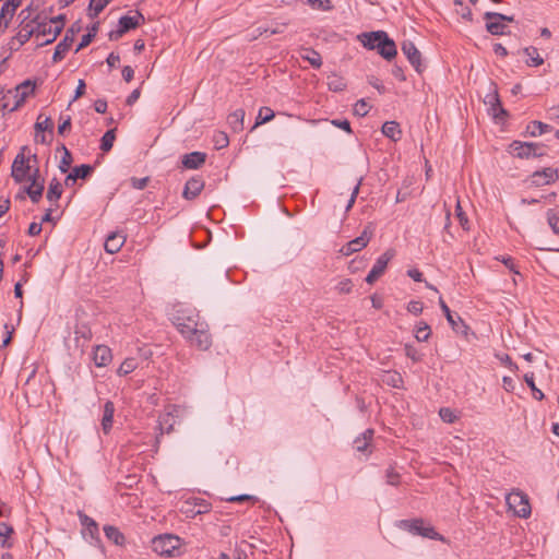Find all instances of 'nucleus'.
I'll return each instance as SVG.
<instances>
[{"mask_svg":"<svg viewBox=\"0 0 559 559\" xmlns=\"http://www.w3.org/2000/svg\"><path fill=\"white\" fill-rule=\"evenodd\" d=\"M36 84L34 81L25 80L13 90L4 91L0 87V108L10 112L20 108L24 102L34 94Z\"/></svg>","mask_w":559,"mask_h":559,"instance_id":"f257e3e1","label":"nucleus"},{"mask_svg":"<svg viewBox=\"0 0 559 559\" xmlns=\"http://www.w3.org/2000/svg\"><path fill=\"white\" fill-rule=\"evenodd\" d=\"M400 526L415 535H420L435 540H444V537L436 532L432 526L426 525L423 519L404 520L401 521Z\"/></svg>","mask_w":559,"mask_h":559,"instance_id":"f03ea898","label":"nucleus"},{"mask_svg":"<svg viewBox=\"0 0 559 559\" xmlns=\"http://www.w3.org/2000/svg\"><path fill=\"white\" fill-rule=\"evenodd\" d=\"M506 500L509 509L512 510L516 516L526 519L531 515V504L528 497L524 492L513 490L507 496Z\"/></svg>","mask_w":559,"mask_h":559,"instance_id":"7ed1b4c3","label":"nucleus"},{"mask_svg":"<svg viewBox=\"0 0 559 559\" xmlns=\"http://www.w3.org/2000/svg\"><path fill=\"white\" fill-rule=\"evenodd\" d=\"M145 22L144 15L140 11H135L133 15H124L119 19L118 29L109 33L110 40H118L127 32L136 28Z\"/></svg>","mask_w":559,"mask_h":559,"instance_id":"20e7f679","label":"nucleus"},{"mask_svg":"<svg viewBox=\"0 0 559 559\" xmlns=\"http://www.w3.org/2000/svg\"><path fill=\"white\" fill-rule=\"evenodd\" d=\"M180 546V538L175 535L165 534L152 539V548L159 556H174Z\"/></svg>","mask_w":559,"mask_h":559,"instance_id":"39448f33","label":"nucleus"},{"mask_svg":"<svg viewBox=\"0 0 559 559\" xmlns=\"http://www.w3.org/2000/svg\"><path fill=\"white\" fill-rule=\"evenodd\" d=\"M19 16L23 19L13 41L16 40L19 45L22 46L29 40L32 36L36 37V20L27 21L31 17V8L22 10Z\"/></svg>","mask_w":559,"mask_h":559,"instance_id":"423d86ee","label":"nucleus"},{"mask_svg":"<svg viewBox=\"0 0 559 559\" xmlns=\"http://www.w3.org/2000/svg\"><path fill=\"white\" fill-rule=\"evenodd\" d=\"M373 229L371 227V224L365 227L361 235L350 241H348L342 249L341 252L344 255H350L355 252L360 251L364 249L370 241L372 237Z\"/></svg>","mask_w":559,"mask_h":559,"instance_id":"0eeeda50","label":"nucleus"},{"mask_svg":"<svg viewBox=\"0 0 559 559\" xmlns=\"http://www.w3.org/2000/svg\"><path fill=\"white\" fill-rule=\"evenodd\" d=\"M395 255V251L393 249H388L384 253H382L376 261L374 265L368 273L366 277V282L368 284H373L385 271L388 263Z\"/></svg>","mask_w":559,"mask_h":559,"instance_id":"6e6552de","label":"nucleus"},{"mask_svg":"<svg viewBox=\"0 0 559 559\" xmlns=\"http://www.w3.org/2000/svg\"><path fill=\"white\" fill-rule=\"evenodd\" d=\"M21 4L22 2L20 0H3V4L0 10V33H3L8 28L16 9Z\"/></svg>","mask_w":559,"mask_h":559,"instance_id":"1a4fd4ad","label":"nucleus"},{"mask_svg":"<svg viewBox=\"0 0 559 559\" xmlns=\"http://www.w3.org/2000/svg\"><path fill=\"white\" fill-rule=\"evenodd\" d=\"M192 346L201 350H206L212 345V337L209 333V326L203 322L200 329L197 330L195 334L188 340Z\"/></svg>","mask_w":559,"mask_h":559,"instance_id":"9d476101","label":"nucleus"},{"mask_svg":"<svg viewBox=\"0 0 559 559\" xmlns=\"http://www.w3.org/2000/svg\"><path fill=\"white\" fill-rule=\"evenodd\" d=\"M559 179L558 169L552 167H546L543 170H537L532 175V183L535 187H540L544 185H550L556 182Z\"/></svg>","mask_w":559,"mask_h":559,"instance_id":"9b49d317","label":"nucleus"},{"mask_svg":"<svg viewBox=\"0 0 559 559\" xmlns=\"http://www.w3.org/2000/svg\"><path fill=\"white\" fill-rule=\"evenodd\" d=\"M31 166L23 153L16 155L12 164L11 175L16 182H22L26 179Z\"/></svg>","mask_w":559,"mask_h":559,"instance_id":"f8f14e48","label":"nucleus"},{"mask_svg":"<svg viewBox=\"0 0 559 559\" xmlns=\"http://www.w3.org/2000/svg\"><path fill=\"white\" fill-rule=\"evenodd\" d=\"M401 49H402L403 53L407 57L411 64L415 68V70L418 73H421L423 69H424V66L421 63V53L416 48L414 43L406 40L402 44Z\"/></svg>","mask_w":559,"mask_h":559,"instance_id":"ddd939ff","label":"nucleus"},{"mask_svg":"<svg viewBox=\"0 0 559 559\" xmlns=\"http://www.w3.org/2000/svg\"><path fill=\"white\" fill-rule=\"evenodd\" d=\"M491 85L493 86L492 93L486 96L485 103L490 106L489 114L492 116V118L502 119L507 116V111L501 106V102L496 85L493 83H491Z\"/></svg>","mask_w":559,"mask_h":559,"instance_id":"4468645a","label":"nucleus"},{"mask_svg":"<svg viewBox=\"0 0 559 559\" xmlns=\"http://www.w3.org/2000/svg\"><path fill=\"white\" fill-rule=\"evenodd\" d=\"M513 154L520 158H528L531 156H540L543 153L538 152L539 145L535 143H522L514 141L511 144Z\"/></svg>","mask_w":559,"mask_h":559,"instance_id":"2eb2a0df","label":"nucleus"},{"mask_svg":"<svg viewBox=\"0 0 559 559\" xmlns=\"http://www.w3.org/2000/svg\"><path fill=\"white\" fill-rule=\"evenodd\" d=\"M75 31L73 27L69 28L63 37V39L57 45L52 60L55 62L60 61L63 59L64 55L69 51L71 48L73 40H74Z\"/></svg>","mask_w":559,"mask_h":559,"instance_id":"dca6fc26","label":"nucleus"},{"mask_svg":"<svg viewBox=\"0 0 559 559\" xmlns=\"http://www.w3.org/2000/svg\"><path fill=\"white\" fill-rule=\"evenodd\" d=\"M203 322L195 321L192 318H178L177 319V329L178 331L189 340L192 335L195 334L197 330L200 329Z\"/></svg>","mask_w":559,"mask_h":559,"instance_id":"f3484780","label":"nucleus"},{"mask_svg":"<svg viewBox=\"0 0 559 559\" xmlns=\"http://www.w3.org/2000/svg\"><path fill=\"white\" fill-rule=\"evenodd\" d=\"M204 188V181L200 177H192L186 182L182 197L186 200L195 199Z\"/></svg>","mask_w":559,"mask_h":559,"instance_id":"a211bd4d","label":"nucleus"},{"mask_svg":"<svg viewBox=\"0 0 559 559\" xmlns=\"http://www.w3.org/2000/svg\"><path fill=\"white\" fill-rule=\"evenodd\" d=\"M206 160V154L202 152H192L182 156V165L187 169H198Z\"/></svg>","mask_w":559,"mask_h":559,"instance_id":"6ab92c4d","label":"nucleus"},{"mask_svg":"<svg viewBox=\"0 0 559 559\" xmlns=\"http://www.w3.org/2000/svg\"><path fill=\"white\" fill-rule=\"evenodd\" d=\"M46 37V39L39 45H48L52 43L57 36L53 35V25L49 22H37L36 21V38Z\"/></svg>","mask_w":559,"mask_h":559,"instance_id":"aec40b11","label":"nucleus"},{"mask_svg":"<svg viewBox=\"0 0 559 559\" xmlns=\"http://www.w3.org/2000/svg\"><path fill=\"white\" fill-rule=\"evenodd\" d=\"M377 50L386 60L393 59L397 53L394 41L390 39L386 34L385 37L377 44Z\"/></svg>","mask_w":559,"mask_h":559,"instance_id":"412c9836","label":"nucleus"},{"mask_svg":"<svg viewBox=\"0 0 559 559\" xmlns=\"http://www.w3.org/2000/svg\"><path fill=\"white\" fill-rule=\"evenodd\" d=\"M93 360L97 367H105L111 360V350L108 346L98 345L95 347Z\"/></svg>","mask_w":559,"mask_h":559,"instance_id":"4be33fe9","label":"nucleus"},{"mask_svg":"<svg viewBox=\"0 0 559 559\" xmlns=\"http://www.w3.org/2000/svg\"><path fill=\"white\" fill-rule=\"evenodd\" d=\"M383 37H385V32L383 31L362 33L358 36L359 40L368 49H377V44L381 41Z\"/></svg>","mask_w":559,"mask_h":559,"instance_id":"5701e85b","label":"nucleus"},{"mask_svg":"<svg viewBox=\"0 0 559 559\" xmlns=\"http://www.w3.org/2000/svg\"><path fill=\"white\" fill-rule=\"evenodd\" d=\"M373 437V430L367 429L361 436L354 440V447L358 452L370 454V442Z\"/></svg>","mask_w":559,"mask_h":559,"instance_id":"b1692460","label":"nucleus"},{"mask_svg":"<svg viewBox=\"0 0 559 559\" xmlns=\"http://www.w3.org/2000/svg\"><path fill=\"white\" fill-rule=\"evenodd\" d=\"M439 305H440V308L443 311L448 322L452 326V329L455 331H459V323H460L462 325V328L464 329L463 332L466 333V331L468 330V326L464 323V321L460 317L457 318V320L454 319L450 308L447 306V304L444 302V300L442 298L439 299Z\"/></svg>","mask_w":559,"mask_h":559,"instance_id":"393cba45","label":"nucleus"},{"mask_svg":"<svg viewBox=\"0 0 559 559\" xmlns=\"http://www.w3.org/2000/svg\"><path fill=\"white\" fill-rule=\"evenodd\" d=\"M124 241V236L120 234H110L105 241V250L108 253H116L121 249Z\"/></svg>","mask_w":559,"mask_h":559,"instance_id":"a878e982","label":"nucleus"},{"mask_svg":"<svg viewBox=\"0 0 559 559\" xmlns=\"http://www.w3.org/2000/svg\"><path fill=\"white\" fill-rule=\"evenodd\" d=\"M115 413V405L111 401H107L104 405V415L102 419V428L105 433H108L112 426V418Z\"/></svg>","mask_w":559,"mask_h":559,"instance_id":"bb28decb","label":"nucleus"},{"mask_svg":"<svg viewBox=\"0 0 559 559\" xmlns=\"http://www.w3.org/2000/svg\"><path fill=\"white\" fill-rule=\"evenodd\" d=\"M301 59L307 60L313 68L319 69L322 66V58L318 51L311 48H302L299 51Z\"/></svg>","mask_w":559,"mask_h":559,"instance_id":"cd10ccee","label":"nucleus"},{"mask_svg":"<svg viewBox=\"0 0 559 559\" xmlns=\"http://www.w3.org/2000/svg\"><path fill=\"white\" fill-rule=\"evenodd\" d=\"M44 191V181H36V179L31 182L28 187L25 188V192L28 194L29 199L33 203H38Z\"/></svg>","mask_w":559,"mask_h":559,"instance_id":"c85d7f7f","label":"nucleus"},{"mask_svg":"<svg viewBox=\"0 0 559 559\" xmlns=\"http://www.w3.org/2000/svg\"><path fill=\"white\" fill-rule=\"evenodd\" d=\"M382 133L393 141L400 140L402 135L400 124L395 121H386L382 126Z\"/></svg>","mask_w":559,"mask_h":559,"instance_id":"c756f323","label":"nucleus"},{"mask_svg":"<svg viewBox=\"0 0 559 559\" xmlns=\"http://www.w3.org/2000/svg\"><path fill=\"white\" fill-rule=\"evenodd\" d=\"M243 109H237L228 116V123L235 132H240L243 129Z\"/></svg>","mask_w":559,"mask_h":559,"instance_id":"7c9ffc66","label":"nucleus"},{"mask_svg":"<svg viewBox=\"0 0 559 559\" xmlns=\"http://www.w3.org/2000/svg\"><path fill=\"white\" fill-rule=\"evenodd\" d=\"M104 533L115 545L122 546L124 544V536L116 526L106 525L104 527Z\"/></svg>","mask_w":559,"mask_h":559,"instance_id":"2f4dec72","label":"nucleus"},{"mask_svg":"<svg viewBox=\"0 0 559 559\" xmlns=\"http://www.w3.org/2000/svg\"><path fill=\"white\" fill-rule=\"evenodd\" d=\"M62 194V186L58 179L53 178L48 187L46 198L49 202H57Z\"/></svg>","mask_w":559,"mask_h":559,"instance_id":"473e14b6","label":"nucleus"},{"mask_svg":"<svg viewBox=\"0 0 559 559\" xmlns=\"http://www.w3.org/2000/svg\"><path fill=\"white\" fill-rule=\"evenodd\" d=\"M382 382L393 388H401L403 384V378L396 371H386L382 376Z\"/></svg>","mask_w":559,"mask_h":559,"instance_id":"72a5a7b5","label":"nucleus"},{"mask_svg":"<svg viewBox=\"0 0 559 559\" xmlns=\"http://www.w3.org/2000/svg\"><path fill=\"white\" fill-rule=\"evenodd\" d=\"M524 53L530 58L526 60V64L530 67H538L544 63V59L539 56L537 48L527 47L524 49Z\"/></svg>","mask_w":559,"mask_h":559,"instance_id":"f704fd0d","label":"nucleus"},{"mask_svg":"<svg viewBox=\"0 0 559 559\" xmlns=\"http://www.w3.org/2000/svg\"><path fill=\"white\" fill-rule=\"evenodd\" d=\"M93 168L90 165H81L73 168V170L68 175V179H72V182H75L76 179H85L91 173Z\"/></svg>","mask_w":559,"mask_h":559,"instance_id":"c9c22d12","label":"nucleus"},{"mask_svg":"<svg viewBox=\"0 0 559 559\" xmlns=\"http://www.w3.org/2000/svg\"><path fill=\"white\" fill-rule=\"evenodd\" d=\"M35 129L37 131H48V132H52L53 130V122L52 120L49 118V117H46L44 115H39L37 117V121L35 123Z\"/></svg>","mask_w":559,"mask_h":559,"instance_id":"e433bc0d","label":"nucleus"},{"mask_svg":"<svg viewBox=\"0 0 559 559\" xmlns=\"http://www.w3.org/2000/svg\"><path fill=\"white\" fill-rule=\"evenodd\" d=\"M116 139V129L108 130L102 138L100 150L109 152L112 148Z\"/></svg>","mask_w":559,"mask_h":559,"instance_id":"4c0bfd02","label":"nucleus"},{"mask_svg":"<svg viewBox=\"0 0 559 559\" xmlns=\"http://www.w3.org/2000/svg\"><path fill=\"white\" fill-rule=\"evenodd\" d=\"M274 116V111L270 107H261L253 129L262 123L271 121Z\"/></svg>","mask_w":559,"mask_h":559,"instance_id":"58836bf2","label":"nucleus"},{"mask_svg":"<svg viewBox=\"0 0 559 559\" xmlns=\"http://www.w3.org/2000/svg\"><path fill=\"white\" fill-rule=\"evenodd\" d=\"M138 367V361L135 358H126L118 369V373L120 376H127L135 370Z\"/></svg>","mask_w":559,"mask_h":559,"instance_id":"ea45409f","label":"nucleus"},{"mask_svg":"<svg viewBox=\"0 0 559 559\" xmlns=\"http://www.w3.org/2000/svg\"><path fill=\"white\" fill-rule=\"evenodd\" d=\"M506 25L499 20H489L486 23V29L492 35H503Z\"/></svg>","mask_w":559,"mask_h":559,"instance_id":"a19ab883","label":"nucleus"},{"mask_svg":"<svg viewBox=\"0 0 559 559\" xmlns=\"http://www.w3.org/2000/svg\"><path fill=\"white\" fill-rule=\"evenodd\" d=\"M431 334L430 326L426 322H420L415 332V337L419 342H426Z\"/></svg>","mask_w":559,"mask_h":559,"instance_id":"79ce46f5","label":"nucleus"},{"mask_svg":"<svg viewBox=\"0 0 559 559\" xmlns=\"http://www.w3.org/2000/svg\"><path fill=\"white\" fill-rule=\"evenodd\" d=\"M524 380L527 383V385L531 388V390L533 391L534 397L537 401H542L545 397V395L539 389L536 388L535 382H534V373H532V372L526 373L524 376Z\"/></svg>","mask_w":559,"mask_h":559,"instance_id":"37998d69","label":"nucleus"},{"mask_svg":"<svg viewBox=\"0 0 559 559\" xmlns=\"http://www.w3.org/2000/svg\"><path fill=\"white\" fill-rule=\"evenodd\" d=\"M328 79H329L328 85L331 91H334V92L343 91L346 86L343 79L337 75H331Z\"/></svg>","mask_w":559,"mask_h":559,"instance_id":"c03bdc74","label":"nucleus"},{"mask_svg":"<svg viewBox=\"0 0 559 559\" xmlns=\"http://www.w3.org/2000/svg\"><path fill=\"white\" fill-rule=\"evenodd\" d=\"M548 224L555 234H559V213L552 210L547 212Z\"/></svg>","mask_w":559,"mask_h":559,"instance_id":"a18cd8bd","label":"nucleus"},{"mask_svg":"<svg viewBox=\"0 0 559 559\" xmlns=\"http://www.w3.org/2000/svg\"><path fill=\"white\" fill-rule=\"evenodd\" d=\"M213 141L217 150L226 147L229 143L228 136L225 132H217L214 135Z\"/></svg>","mask_w":559,"mask_h":559,"instance_id":"49530a36","label":"nucleus"},{"mask_svg":"<svg viewBox=\"0 0 559 559\" xmlns=\"http://www.w3.org/2000/svg\"><path fill=\"white\" fill-rule=\"evenodd\" d=\"M64 15L60 14L56 17H52L49 23H51V25H53V35L55 36H58L60 34V32L62 31L63 26H64Z\"/></svg>","mask_w":559,"mask_h":559,"instance_id":"de8ad7c7","label":"nucleus"},{"mask_svg":"<svg viewBox=\"0 0 559 559\" xmlns=\"http://www.w3.org/2000/svg\"><path fill=\"white\" fill-rule=\"evenodd\" d=\"M62 150L64 152L63 157L61 158L59 168L62 173H67L71 163H72V156L71 153L67 150L66 146H62Z\"/></svg>","mask_w":559,"mask_h":559,"instance_id":"09e8293b","label":"nucleus"},{"mask_svg":"<svg viewBox=\"0 0 559 559\" xmlns=\"http://www.w3.org/2000/svg\"><path fill=\"white\" fill-rule=\"evenodd\" d=\"M455 212H456V217L459 218L461 226L467 230L468 229V219L462 210L460 200L456 201Z\"/></svg>","mask_w":559,"mask_h":559,"instance_id":"8fccbe9b","label":"nucleus"},{"mask_svg":"<svg viewBox=\"0 0 559 559\" xmlns=\"http://www.w3.org/2000/svg\"><path fill=\"white\" fill-rule=\"evenodd\" d=\"M369 109L370 106L365 102V99H360L354 106V114L364 117L369 112Z\"/></svg>","mask_w":559,"mask_h":559,"instance_id":"3c124183","label":"nucleus"},{"mask_svg":"<svg viewBox=\"0 0 559 559\" xmlns=\"http://www.w3.org/2000/svg\"><path fill=\"white\" fill-rule=\"evenodd\" d=\"M243 546H245V547H247V548H249V549H252V548H253V546H252V545H250V544H248V543H246V542H242V543H241L240 545H238V546L236 547V549H235V555H234V558H235V559H247V550H246V548H243Z\"/></svg>","mask_w":559,"mask_h":559,"instance_id":"603ef678","label":"nucleus"},{"mask_svg":"<svg viewBox=\"0 0 559 559\" xmlns=\"http://www.w3.org/2000/svg\"><path fill=\"white\" fill-rule=\"evenodd\" d=\"M439 415L441 417V419L444 421V423H454L456 420V415L453 413L452 409L448 408V407H443L439 411Z\"/></svg>","mask_w":559,"mask_h":559,"instance_id":"864d4df0","label":"nucleus"},{"mask_svg":"<svg viewBox=\"0 0 559 559\" xmlns=\"http://www.w3.org/2000/svg\"><path fill=\"white\" fill-rule=\"evenodd\" d=\"M80 519H81L82 524L86 525L88 527L92 535H94V533H97L98 527H97L96 522L93 519L88 518L85 514H80Z\"/></svg>","mask_w":559,"mask_h":559,"instance_id":"5fc2aeb1","label":"nucleus"},{"mask_svg":"<svg viewBox=\"0 0 559 559\" xmlns=\"http://www.w3.org/2000/svg\"><path fill=\"white\" fill-rule=\"evenodd\" d=\"M485 20L486 21L499 20L501 22H503V21L513 22V16H508V15L497 13V12H487V13H485Z\"/></svg>","mask_w":559,"mask_h":559,"instance_id":"6e6d98bb","label":"nucleus"},{"mask_svg":"<svg viewBox=\"0 0 559 559\" xmlns=\"http://www.w3.org/2000/svg\"><path fill=\"white\" fill-rule=\"evenodd\" d=\"M496 356L501 361V364L509 367L511 370H513V371L518 370V365L512 361L511 357L508 354L496 355Z\"/></svg>","mask_w":559,"mask_h":559,"instance_id":"4d7b16f0","label":"nucleus"},{"mask_svg":"<svg viewBox=\"0 0 559 559\" xmlns=\"http://www.w3.org/2000/svg\"><path fill=\"white\" fill-rule=\"evenodd\" d=\"M308 2L316 9H320V10H330L331 9L330 0H308Z\"/></svg>","mask_w":559,"mask_h":559,"instance_id":"13d9d810","label":"nucleus"},{"mask_svg":"<svg viewBox=\"0 0 559 559\" xmlns=\"http://www.w3.org/2000/svg\"><path fill=\"white\" fill-rule=\"evenodd\" d=\"M405 355L411 358L413 361H419L420 355L418 354L417 349L412 345H405Z\"/></svg>","mask_w":559,"mask_h":559,"instance_id":"bf43d9fd","label":"nucleus"},{"mask_svg":"<svg viewBox=\"0 0 559 559\" xmlns=\"http://www.w3.org/2000/svg\"><path fill=\"white\" fill-rule=\"evenodd\" d=\"M386 481L390 485H399L400 483V474L396 473L393 468L386 471Z\"/></svg>","mask_w":559,"mask_h":559,"instance_id":"052dcab7","label":"nucleus"},{"mask_svg":"<svg viewBox=\"0 0 559 559\" xmlns=\"http://www.w3.org/2000/svg\"><path fill=\"white\" fill-rule=\"evenodd\" d=\"M227 501L229 502H243V501H251L255 502L257 498L250 495H239V496H233L227 498Z\"/></svg>","mask_w":559,"mask_h":559,"instance_id":"680f3d73","label":"nucleus"},{"mask_svg":"<svg viewBox=\"0 0 559 559\" xmlns=\"http://www.w3.org/2000/svg\"><path fill=\"white\" fill-rule=\"evenodd\" d=\"M148 177L144 178H131V183L134 189L142 190L147 186Z\"/></svg>","mask_w":559,"mask_h":559,"instance_id":"e2e57ef3","label":"nucleus"},{"mask_svg":"<svg viewBox=\"0 0 559 559\" xmlns=\"http://www.w3.org/2000/svg\"><path fill=\"white\" fill-rule=\"evenodd\" d=\"M423 304L420 301H411L408 302L407 305V310L411 312V313H414V314H419L423 312Z\"/></svg>","mask_w":559,"mask_h":559,"instance_id":"0e129e2a","label":"nucleus"},{"mask_svg":"<svg viewBox=\"0 0 559 559\" xmlns=\"http://www.w3.org/2000/svg\"><path fill=\"white\" fill-rule=\"evenodd\" d=\"M496 259L501 261L514 274H520L519 271L515 269L513 259L511 257H501V258H496Z\"/></svg>","mask_w":559,"mask_h":559,"instance_id":"69168bd1","label":"nucleus"},{"mask_svg":"<svg viewBox=\"0 0 559 559\" xmlns=\"http://www.w3.org/2000/svg\"><path fill=\"white\" fill-rule=\"evenodd\" d=\"M352 288H353V283L350 280H344V281L340 282V284L337 285L338 292L343 293V294L350 293Z\"/></svg>","mask_w":559,"mask_h":559,"instance_id":"338daca9","label":"nucleus"},{"mask_svg":"<svg viewBox=\"0 0 559 559\" xmlns=\"http://www.w3.org/2000/svg\"><path fill=\"white\" fill-rule=\"evenodd\" d=\"M95 37V33H87L82 36L81 41L76 48V51L83 49L84 47L88 46L92 39Z\"/></svg>","mask_w":559,"mask_h":559,"instance_id":"774afa93","label":"nucleus"}]
</instances>
